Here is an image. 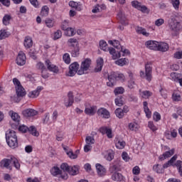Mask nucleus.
I'll return each mask as SVG.
<instances>
[{
    "label": "nucleus",
    "instance_id": "1",
    "mask_svg": "<svg viewBox=\"0 0 182 182\" xmlns=\"http://www.w3.org/2000/svg\"><path fill=\"white\" fill-rule=\"evenodd\" d=\"M12 166H14L17 170L21 168V164L18 159L15 157H11V159H4L0 161V167L1 168H9L10 170L12 168Z\"/></svg>",
    "mask_w": 182,
    "mask_h": 182
},
{
    "label": "nucleus",
    "instance_id": "2",
    "mask_svg": "<svg viewBox=\"0 0 182 182\" xmlns=\"http://www.w3.org/2000/svg\"><path fill=\"white\" fill-rule=\"evenodd\" d=\"M6 140L8 146L11 149L18 147V136L15 131L9 129L6 132Z\"/></svg>",
    "mask_w": 182,
    "mask_h": 182
},
{
    "label": "nucleus",
    "instance_id": "3",
    "mask_svg": "<svg viewBox=\"0 0 182 182\" xmlns=\"http://www.w3.org/2000/svg\"><path fill=\"white\" fill-rule=\"evenodd\" d=\"M108 80L109 82H107V86L112 87L114 86L116 80H124V75L112 72L108 75Z\"/></svg>",
    "mask_w": 182,
    "mask_h": 182
},
{
    "label": "nucleus",
    "instance_id": "4",
    "mask_svg": "<svg viewBox=\"0 0 182 182\" xmlns=\"http://www.w3.org/2000/svg\"><path fill=\"white\" fill-rule=\"evenodd\" d=\"M153 67H151V63H147L145 64V73L144 71H140V77L141 79H146L148 82H151L153 76Z\"/></svg>",
    "mask_w": 182,
    "mask_h": 182
},
{
    "label": "nucleus",
    "instance_id": "5",
    "mask_svg": "<svg viewBox=\"0 0 182 182\" xmlns=\"http://www.w3.org/2000/svg\"><path fill=\"white\" fill-rule=\"evenodd\" d=\"M168 28L171 31L173 32H177V31H180L181 25L180 22L176 19V17L171 16V18L168 20Z\"/></svg>",
    "mask_w": 182,
    "mask_h": 182
},
{
    "label": "nucleus",
    "instance_id": "6",
    "mask_svg": "<svg viewBox=\"0 0 182 182\" xmlns=\"http://www.w3.org/2000/svg\"><path fill=\"white\" fill-rule=\"evenodd\" d=\"M90 65H92V60L90 58H87L82 61L80 65V68L77 72V75H83L85 72H87L90 68Z\"/></svg>",
    "mask_w": 182,
    "mask_h": 182
},
{
    "label": "nucleus",
    "instance_id": "7",
    "mask_svg": "<svg viewBox=\"0 0 182 182\" xmlns=\"http://www.w3.org/2000/svg\"><path fill=\"white\" fill-rule=\"evenodd\" d=\"M177 160V155H174L171 159L168 161L169 163H171V166H173V167H176L180 176L182 177V161L180 160H178L175 164L174 161Z\"/></svg>",
    "mask_w": 182,
    "mask_h": 182
},
{
    "label": "nucleus",
    "instance_id": "8",
    "mask_svg": "<svg viewBox=\"0 0 182 182\" xmlns=\"http://www.w3.org/2000/svg\"><path fill=\"white\" fill-rule=\"evenodd\" d=\"M177 160V155H174L171 159L168 161L169 163H171V166H173V167H176L180 176L182 177V161L180 160H178L175 164L174 161Z\"/></svg>",
    "mask_w": 182,
    "mask_h": 182
},
{
    "label": "nucleus",
    "instance_id": "9",
    "mask_svg": "<svg viewBox=\"0 0 182 182\" xmlns=\"http://www.w3.org/2000/svg\"><path fill=\"white\" fill-rule=\"evenodd\" d=\"M50 173L52 176H59L60 174L63 180H68V178H69V175L68 173L63 174V172H62V171L58 166L53 167L50 170Z\"/></svg>",
    "mask_w": 182,
    "mask_h": 182
},
{
    "label": "nucleus",
    "instance_id": "10",
    "mask_svg": "<svg viewBox=\"0 0 182 182\" xmlns=\"http://www.w3.org/2000/svg\"><path fill=\"white\" fill-rule=\"evenodd\" d=\"M79 64L77 63H73L69 66V72L68 76H75L76 73L79 72Z\"/></svg>",
    "mask_w": 182,
    "mask_h": 182
},
{
    "label": "nucleus",
    "instance_id": "11",
    "mask_svg": "<svg viewBox=\"0 0 182 182\" xmlns=\"http://www.w3.org/2000/svg\"><path fill=\"white\" fill-rule=\"evenodd\" d=\"M122 166L120 165V162L119 161H114L109 167V173L111 174L117 173L122 170Z\"/></svg>",
    "mask_w": 182,
    "mask_h": 182
},
{
    "label": "nucleus",
    "instance_id": "12",
    "mask_svg": "<svg viewBox=\"0 0 182 182\" xmlns=\"http://www.w3.org/2000/svg\"><path fill=\"white\" fill-rule=\"evenodd\" d=\"M45 65H46V66H47V69L50 72H53V73H58L59 68H58V66L53 65L52 63V62H50V60H46L45 61Z\"/></svg>",
    "mask_w": 182,
    "mask_h": 182
},
{
    "label": "nucleus",
    "instance_id": "13",
    "mask_svg": "<svg viewBox=\"0 0 182 182\" xmlns=\"http://www.w3.org/2000/svg\"><path fill=\"white\" fill-rule=\"evenodd\" d=\"M16 62L18 66H23L25 63H26V56L23 53V52L21 51L16 60Z\"/></svg>",
    "mask_w": 182,
    "mask_h": 182
},
{
    "label": "nucleus",
    "instance_id": "14",
    "mask_svg": "<svg viewBox=\"0 0 182 182\" xmlns=\"http://www.w3.org/2000/svg\"><path fill=\"white\" fill-rule=\"evenodd\" d=\"M22 114L24 116V117H33V116H36V114H38V111L29 108L23 110Z\"/></svg>",
    "mask_w": 182,
    "mask_h": 182
},
{
    "label": "nucleus",
    "instance_id": "15",
    "mask_svg": "<svg viewBox=\"0 0 182 182\" xmlns=\"http://www.w3.org/2000/svg\"><path fill=\"white\" fill-rule=\"evenodd\" d=\"M145 45L148 49H151V50H157L159 49V42L153 41H148L145 43Z\"/></svg>",
    "mask_w": 182,
    "mask_h": 182
},
{
    "label": "nucleus",
    "instance_id": "16",
    "mask_svg": "<svg viewBox=\"0 0 182 182\" xmlns=\"http://www.w3.org/2000/svg\"><path fill=\"white\" fill-rule=\"evenodd\" d=\"M117 16H118L119 21H120V23H122L124 26H127V25H129V21H127L126 15L123 14V12L122 11L119 12Z\"/></svg>",
    "mask_w": 182,
    "mask_h": 182
},
{
    "label": "nucleus",
    "instance_id": "17",
    "mask_svg": "<svg viewBox=\"0 0 182 182\" xmlns=\"http://www.w3.org/2000/svg\"><path fill=\"white\" fill-rule=\"evenodd\" d=\"M173 154H174V149H171L168 151L164 152L162 155H160L159 157V159L161 161H163L166 160V159H168V158L171 157V156H173Z\"/></svg>",
    "mask_w": 182,
    "mask_h": 182
},
{
    "label": "nucleus",
    "instance_id": "18",
    "mask_svg": "<svg viewBox=\"0 0 182 182\" xmlns=\"http://www.w3.org/2000/svg\"><path fill=\"white\" fill-rule=\"evenodd\" d=\"M97 114L101 117H103V119H109V117H110V112H109L107 109L105 108L99 109L97 111Z\"/></svg>",
    "mask_w": 182,
    "mask_h": 182
},
{
    "label": "nucleus",
    "instance_id": "19",
    "mask_svg": "<svg viewBox=\"0 0 182 182\" xmlns=\"http://www.w3.org/2000/svg\"><path fill=\"white\" fill-rule=\"evenodd\" d=\"M107 50H109L110 55L112 56V59L114 60L119 59V58H121L122 56V53L119 51H116L113 48H109L107 49Z\"/></svg>",
    "mask_w": 182,
    "mask_h": 182
},
{
    "label": "nucleus",
    "instance_id": "20",
    "mask_svg": "<svg viewBox=\"0 0 182 182\" xmlns=\"http://www.w3.org/2000/svg\"><path fill=\"white\" fill-rule=\"evenodd\" d=\"M16 93L17 97H23L24 96H26V91L22 86L16 87Z\"/></svg>",
    "mask_w": 182,
    "mask_h": 182
},
{
    "label": "nucleus",
    "instance_id": "21",
    "mask_svg": "<svg viewBox=\"0 0 182 182\" xmlns=\"http://www.w3.org/2000/svg\"><path fill=\"white\" fill-rule=\"evenodd\" d=\"M43 90V87H38L36 90H33L28 94V97H32L33 99L35 97H38L41 91Z\"/></svg>",
    "mask_w": 182,
    "mask_h": 182
},
{
    "label": "nucleus",
    "instance_id": "22",
    "mask_svg": "<svg viewBox=\"0 0 182 182\" xmlns=\"http://www.w3.org/2000/svg\"><path fill=\"white\" fill-rule=\"evenodd\" d=\"M168 48V44L164 42H160L158 43V49H156V50H159L160 52H167Z\"/></svg>",
    "mask_w": 182,
    "mask_h": 182
},
{
    "label": "nucleus",
    "instance_id": "23",
    "mask_svg": "<svg viewBox=\"0 0 182 182\" xmlns=\"http://www.w3.org/2000/svg\"><path fill=\"white\" fill-rule=\"evenodd\" d=\"M96 169L98 176H100V177H103V176L106 174V168H105V167H103V166H102L100 164H96Z\"/></svg>",
    "mask_w": 182,
    "mask_h": 182
},
{
    "label": "nucleus",
    "instance_id": "24",
    "mask_svg": "<svg viewBox=\"0 0 182 182\" xmlns=\"http://www.w3.org/2000/svg\"><path fill=\"white\" fill-rule=\"evenodd\" d=\"M136 32L139 35H143L144 36H149L150 33H147V31L145 30V28H143L142 27L137 26L136 28Z\"/></svg>",
    "mask_w": 182,
    "mask_h": 182
},
{
    "label": "nucleus",
    "instance_id": "25",
    "mask_svg": "<svg viewBox=\"0 0 182 182\" xmlns=\"http://www.w3.org/2000/svg\"><path fill=\"white\" fill-rule=\"evenodd\" d=\"M112 180H113V181H122L123 175L119 172H115L112 175Z\"/></svg>",
    "mask_w": 182,
    "mask_h": 182
},
{
    "label": "nucleus",
    "instance_id": "26",
    "mask_svg": "<svg viewBox=\"0 0 182 182\" xmlns=\"http://www.w3.org/2000/svg\"><path fill=\"white\" fill-rule=\"evenodd\" d=\"M103 68V58H100L97 60V67L95 69V72H101Z\"/></svg>",
    "mask_w": 182,
    "mask_h": 182
},
{
    "label": "nucleus",
    "instance_id": "27",
    "mask_svg": "<svg viewBox=\"0 0 182 182\" xmlns=\"http://www.w3.org/2000/svg\"><path fill=\"white\" fill-rule=\"evenodd\" d=\"M67 43L70 48H75V45L77 46L79 42L77 41V39L71 38L68 40Z\"/></svg>",
    "mask_w": 182,
    "mask_h": 182
},
{
    "label": "nucleus",
    "instance_id": "28",
    "mask_svg": "<svg viewBox=\"0 0 182 182\" xmlns=\"http://www.w3.org/2000/svg\"><path fill=\"white\" fill-rule=\"evenodd\" d=\"M139 95L143 99H149V97L152 96L153 93L149 90L141 91V90H139Z\"/></svg>",
    "mask_w": 182,
    "mask_h": 182
},
{
    "label": "nucleus",
    "instance_id": "29",
    "mask_svg": "<svg viewBox=\"0 0 182 182\" xmlns=\"http://www.w3.org/2000/svg\"><path fill=\"white\" fill-rule=\"evenodd\" d=\"M68 174L70 176H76V174H79V166H74L73 167H70Z\"/></svg>",
    "mask_w": 182,
    "mask_h": 182
},
{
    "label": "nucleus",
    "instance_id": "30",
    "mask_svg": "<svg viewBox=\"0 0 182 182\" xmlns=\"http://www.w3.org/2000/svg\"><path fill=\"white\" fill-rule=\"evenodd\" d=\"M61 168V173H63V174H68L69 173V170L70 168V166L66 163L62 164L60 166Z\"/></svg>",
    "mask_w": 182,
    "mask_h": 182
},
{
    "label": "nucleus",
    "instance_id": "31",
    "mask_svg": "<svg viewBox=\"0 0 182 182\" xmlns=\"http://www.w3.org/2000/svg\"><path fill=\"white\" fill-rule=\"evenodd\" d=\"M9 114L14 122H16V123H19V119H21V117L18 113L14 112V111H10Z\"/></svg>",
    "mask_w": 182,
    "mask_h": 182
},
{
    "label": "nucleus",
    "instance_id": "32",
    "mask_svg": "<svg viewBox=\"0 0 182 182\" xmlns=\"http://www.w3.org/2000/svg\"><path fill=\"white\" fill-rule=\"evenodd\" d=\"M154 171H156V173H158L159 174H161L162 173H164V168H163V166L160 164H156L153 166Z\"/></svg>",
    "mask_w": 182,
    "mask_h": 182
},
{
    "label": "nucleus",
    "instance_id": "33",
    "mask_svg": "<svg viewBox=\"0 0 182 182\" xmlns=\"http://www.w3.org/2000/svg\"><path fill=\"white\" fill-rule=\"evenodd\" d=\"M33 45V41H32V38H31L30 37H26L24 40L25 48H27L28 49L29 48H31Z\"/></svg>",
    "mask_w": 182,
    "mask_h": 182
},
{
    "label": "nucleus",
    "instance_id": "34",
    "mask_svg": "<svg viewBox=\"0 0 182 182\" xmlns=\"http://www.w3.org/2000/svg\"><path fill=\"white\" fill-rule=\"evenodd\" d=\"M108 43H109V45H112V46H114V48H116L117 49H122V46L120 45V41H117V40H109L108 41Z\"/></svg>",
    "mask_w": 182,
    "mask_h": 182
},
{
    "label": "nucleus",
    "instance_id": "35",
    "mask_svg": "<svg viewBox=\"0 0 182 182\" xmlns=\"http://www.w3.org/2000/svg\"><path fill=\"white\" fill-rule=\"evenodd\" d=\"M85 113L88 116H94V114L96 113V111H95V107H86L85 109Z\"/></svg>",
    "mask_w": 182,
    "mask_h": 182
},
{
    "label": "nucleus",
    "instance_id": "36",
    "mask_svg": "<svg viewBox=\"0 0 182 182\" xmlns=\"http://www.w3.org/2000/svg\"><path fill=\"white\" fill-rule=\"evenodd\" d=\"M115 105L118 107H122L124 105V100H123V96L119 95L115 99Z\"/></svg>",
    "mask_w": 182,
    "mask_h": 182
},
{
    "label": "nucleus",
    "instance_id": "37",
    "mask_svg": "<svg viewBox=\"0 0 182 182\" xmlns=\"http://www.w3.org/2000/svg\"><path fill=\"white\" fill-rule=\"evenodd\" d=\"M68 104L65 102V106L67 107H70V106H72L73 105V102H75V100L73 99V93L72 92H68Z\"/></svg>",
    "mask_w": 182,
    "mask_h": 182
},
{
    "label": "nucleus",
    "instance_id": "38",
    "mask_svg": "<svg viewBox=\"0 0 182 182\" xmlns=\"http://www.w3.org/2000/svg\"><path fill=\"white\" fill-rule=\"evenodd\" d=\"M75 33H76V31H75V28L68 27L65 30V35L66 36H74Z\"/></svg>",
    "mask_w": 182,
    "mask_h": 182
},
{
    "label": "nucleus",
    "instance_id": "39",
    "mask_svg": "<svg viewBox=\"0 0 182 182\" xmlns=\"http://www.w3.org/2000/svg\"><path fill=\"white\" fill-rule=\"evenodd\" d=\"M10 35L11 33L9 31H6V30H1L0 41H2V39H6V38H9Z\"/></svg>",
    "mask_w": 182,
    "mask_h": 182
},
{
    "label": "nucleus",
    "instance_id": "40",
    "mask_svg": "<svg viewBox=\"0 0 182 182\" xmlns=\"http://www.w3.org/2000/svg\"><path fill=\"white\" fill-rule=\"evenodd\" d=\"M115 63L116 65H118V66H124V65H127L129 63V60L126 58H121L115 61Z\"/></svg>",
    "mask_w": 182,
    "mask_h": 182
},
{
    "label": "nucleus",
    "instance_id": "41",
    "mask_svg": "<svg viewBox=\"0 0 182 182\" xmlns=\"http://www.w3.org/2000/svg\"><path fill=\"white\" fill-rule=\"evenodd\" d=\"M105 158L108 161H112V159H114V153L112 150L108 151L107 154L105 156Z\"/></svg>",
    "mask_w": 182,
    "mask_h": 182
},
{
    "label": "nucleus",
    "instance_id": "42",
    "mask_svg": "<svg viewBox=\"0 0 182 182\" xmlns=\"http://www.w3.org/2000/svg\"><path fill=\"white\" fill-rule=\"evenodd\" d=\"M28 132L33 136H36V137L39 136V132H38V131L36 130V128L34 126H31L28 128Z\"/></svg>",
    "mask_w": 182,
    "mask_h": 182
},
{
    "label": "nucleus",
    "instance_id": "43",
    "mask_svg": "<svg viewBox=\"0 0 182 182\" xmlns=\"http://www.w3.org/2000/svg\"><path fill=\"white\" fill-rule=\"evenodd\" d=\"M69 6H71V8H75L77 11H81L82 8H80V6H79V4L77 2L71 1L69 2Z\"/></svg>",
    "mask_w": 182,
    "mask_h": 182
},
{
    "label": "nucleus",
    "instance_id": "44",
    "mask_svg": "<svg viewBox=\"0 0 182 182\" xmlns=\"http://www.w3.org/2000/svg\"><path fill=\"white\" fill-rule=\"evenodd\" d=\"M11 18H12V17L11 16V15L6 14L3 17V23H4V25H5L6 26V25H9V22H11Z\"/></svg>",
    "mask_w": 182,
    "mask_h": 182
},
{
    "label": "nucleus",
    "instance_id": "45",
    "mask_svg": "<svg viewBox=\"0 0 182 182\" xmlns=\"http://www.w3.org/2000/svg\"><path fill=\"white\" fill-rule=\"evenodd\" d=\"M99 46L100 49H102V50H104L105 52H107V43H106V41L102 40L100 41L99 43Z\"/></svg>",
    "mask_w": 182,
    "mask_h": 182
},
{
    "label": "nucleus",
    "instance_id": "46",
    "mask_svg": "<svg viewBox=\"0 0 182 182\" xmlns=\"http://www.w3.org/2000/svg\"><path fill=\"white\" fill-rule=\"evenodd\" d=\"M41 16H48L49 15V7L48 6H44L41 12Z\"/></svg>",
    "mask_w": 182,
    "mask_h": 182
},
{
    "label": "nucleus",
    "instance_id": "47",
    "mask_svg": "<svg viewBox=\"0 0 182 182\" xmlns=\"http://www.w3.org/2000/svg\"><path fill=\"white\" fill-rule=\"evenodd\" d=\"M115 114L119 119H123V116H124V113L123 112V109H122V108L116 109Z\"/></svg>",
    "mask_w": 182,
    "mask_h": 182
},
{
    "label": "nucleus",
    "instance_id": "48",
    "mask_svg": "<svg viewBox=\"0 0 182 182\" xmlns=\"http://www.w3.org/2000/svg\"><path fill=\"white\" fill-rule=\"evenodd\" d=\"M85 142L86 144L92 146V144H95V138L93 136H87L85 138Z\"/></svg>",
    "mask_w": 182,
    "mask_h": 182
},
{
    "label": "nucleus",
    "instance_id": "49",
    "mask_svg": "<svg viewBox=\"0 0 182 182\" xmlns=\"http://www.w3.org/2000/svg\"><path fill=\"white\" fill-rule=\"evenodd\" d=\"M181 76V74H178L177 73H171V77L172 80H174V82H178V79H180V77Z\"/></svg>",
    "mask_w": 182,
    "mask_h": 182
},
{
    "label": "nucleus",
    "instance_id": "50",
    "mask_svg": "<svg viewBox=\"0 0 182 182\" xmlns=\"http://www.w3.org/2000/svg\"><path fill=\"white\" fill-rule=\"evenodd\" d=\"M45 23H46L47 28H53V25H55L53 20H52L50 18H46L45 20Z\"/></svg>",
    "mask_w": 182,
    "mask_h": 182
},
{
    "label": "nucleus",
    "instance_id": "51",
    "mask_svg": "<svg viewBox=\"0 0 182 182\" xmlns=\"http://www.w3.org/2000/svg\"><path fill=\"white\" fill-rule=\"evenodd\" d=\"M171 4L174 9H176V11H178L180 8V0H171Z\"/></svg>",
    "mask_w": 182,
    "mask_h": 182
},
{
    "label": "nucleus",
    "instance_id": "52",
    "mask_svg": "<svg viewBox=\"0 0 182 182\" xmlns=\"http://www.w3.org/2000/svg\"><path fill=\"white\" fill-rule=\"evenodd\" d=\"M62 38V31L60 30H57L54 33L53 40L58 41V39H60Z\"/></svg>",
    "mask_w": 182,
    "mask_h": 182
},
{
    "label": "nucleus",
    "instance_id": "53",
    "mask_svg": "<svg viewBox=\"0 0 182 182\" xmlns=\"http://www.w3.org/2000/svg\"><path fill=\"white\" fill-rule=\"evenodd\" d=\"M125 146L126 142L124 141H118V142L116 143V147L117 149H119V150H122V149H124Z\"/></svg>",
    "mask_w": 182,
    "mask_h": 182
},
{
    "label": "nucleus",
    "instance_id": "54",
    "mask_svg": "<svg viewBox=\"0 0 182 182\" xmlns=\"http://www.w3.org/2000/svg\"><path fill=\"white\" fill-rule=\"evenodd\" d=\"M63 59L65 63H67V65H69V63H70V55H69V53H65L63 55Z\"/></svg>",
    "mask_w": 182,
    "mask_h": 182
},
{
    "label": "nucleus",
    "instance_id": "55",
    "mask_svg": "<svg viewBox=\"0 0 182 182\" xmlns=\"http://www.w3.org/2000/svg\"><path fill=\"white\" fill-rule=\"evenodd\" d=\"M79 47L76 46L74 48V50L71 51V55L73 58H77V56H79Z\"/></svg>",
    "mask_w": 182,
    "mask_h": 182
},
{
    "label": "nucleus",
    "instance_id": "56",
    "mask_svg": "<svg viewBox=\"0 0 182 182\" xmlns=\"http://www.w3.org/2000/svg\"><path fill=\"white\" fill-rule=\"evenodd\" d=\"M114 92L115 95H122L124 93V88L122 87H119L114 89Z\"/></svg>",
    "mask_w": 182,
    "mask_h": 182
},
{
    "label": "nucleus",
    "instance_id": "57",
    "mask_svg": "<svg viewBox=\"0 0 182 182\" xmlns=\"http://www.w3.org/2000/svg\"><path fill=\"white\" fill-rule=\"evenodd\" d=\"M36 68L39 70H46V67H45V65L42 62H39L36 64Z\"/></svg>",
    "mask_w": 182,
    "mask_h": 182
},
{
    "label": "nucleus",
    "instance_id": "58",
    "mask_svg": "<svg viewBox=\"0 0 182 182\" xmlns=\"http://www.w3.org/2000/svg\"><path fill=\"white\" fill-rule=\"evenodd\" d=\"M129 130H132V132H136V130H138L137 124L130 123L129 124Z\"/></svg>",
    "mask_w": 182,
    "mask_h": 182
},
{
    "label": "nucleus",
    "instance_id": "59",
    "mask_svg": "<svg viewBox=\"0 0 182 182\" xmlns=\"http://www.w3.org/2000/svg\"><path fill=\"white\" fill-rule=\"evenodd\" d=\"M153 117L155 122H159V120L161 119V115H160V114L157 112L154 113Z\"/></svg>",
    "mask_w": 182,
    "mask_h": 182
},
{
    "label": "nucleus",
    "instance_id": "60",
    "mask_svg": "<svg viewBox=\"0 0 182 182\" xmlns=\"http://www.w3.org/2000/svg\"><path fill=\"white\" fill-rule=\"evenodd\" d=\"M148 127H149V129L152 130V132H156V130H157V127L154 126L153 122H149Z\"/></svg>",
    "mask_w": 182,
    "mask_h": 182
},
{
    "label": "nucleus",
    "instance_id": "61",
    "mask_svg": "<svg viewBox=\"0 0 182 182\" xmlns=\"http://www.w3.org/2000/svg\"><path fill=\"white\" fill-rule=\"evenodd\" d=\"M120 53H122V56H127L130 55V51L128 49L123 50V47L121 48Z\"/></svg>",
    "mask_w": 182,
    "mask_h": 182
},
{
    "label": "nucleus",
    "instance_id": "62",
    "mask_svg": "<svg viewBox=\"0 0 182 182\" xmlns=\"http://www.w3.org/2000/svg\"><path fill=\"white\" fill-rule=\"evenodd\" d=\"M67 154L70 157V159H73L75 160V159H77V154H73V151H70L69 152H67Z\"/></svg>",
    "mask_w": 182,
    "mask_h": 182
},
{
    "label": "nucleus",
    "instance_id": "63",
    "mask_svg": "<svg viewBox=\"0 0 182 182\" xmlns=\"http://www.w3.org/2000/svg\"><path fill=\"white\" fill-rule=\"evenodd\" d=\"M133 174H135L136 176L140 174V168L138 166H136L132 169Z\"/></svg>",
    "mask_w": 182,
    "mask_h": 182
},
{
    "label": "nucleus",
    "instance_id": "64",
    "mask_svg": "<svg viewBox=\"0 0 182 182\" xmlns=\"http://www.w3.org/2000/svg\"><path fill=\"white\" fill-rule=\"evenodd\" d=\"M173 57L175 59H182V51H177L174 53Z\"/></svg>",
    "mask_w": 182,
    "mask_h": 182
}]
</instances>
